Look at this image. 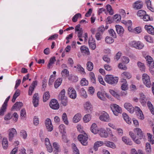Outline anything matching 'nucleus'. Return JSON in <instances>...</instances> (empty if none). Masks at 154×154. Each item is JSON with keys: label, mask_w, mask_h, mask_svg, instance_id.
<instances>
[{"label": "nucleus", "mask_w": 154, "mask_h": 154, "mask_svg": "<svg viewBox=\"0 0 154 154\" xmlns=\"http://www.w3.org/2000/svg\"><path fill=\"white\" fill-rule=\"evenodd\" d=\"M76 67L78 70L82 72L83 73H85L84 69L80 65H78L77 66H75V68Z\"/></svg>", "instance_id": "obj_60"}, {"label": "nucleus", "mask_w": 154, "mask_h": 154, "mask_svg": "<svg viewBox=\"0 0 154 154\" xmlns=\"http://www.w3.org/2000/svg\"><path fill=\"white\" fill-rule=\"evenodd\" d=\"M55 76L54 75H51L50 78L49 80L48 84L49 85H51L52 84L55 79Z\"/></svg>", "instance_id": "obj_59"}, {"label": "nucleus", "mask_w": 154, "mask_h": 154, "mask_svg": "<svg viewBox=\"0 0 154 154\" xmlns=\"http://www.w3.org/2000/svg\"><path fill=\"white\" fill-rule=\"evenodd\" d=\"M85 109L88 112H91L92 110V106L89 102H87L84 104Z\"/></svg>", "instance_id": "obj_25"}, {"label": "nucleus", "mask_w": 154, "mask_h": 154, "mask_svg": "<svg viewBox=\"0 0 154 154\" xmlns=\"http://www.w3.org/2000/svg\"><path fill=\"white\" fill-rule=\"evenodd\" d=\"M124 106L125 109L131 113H133L135 110V108H134L130 103H125L124 105Z\"/></svg>", "instance_id": "obj_12"}, {"label": "nucleus", "mask_w": 154, "mask_h": 154, "mask_svg": "<svg viewBox=\"0 0 154 154\" xmlns=\"http://www.w3.org/2000/svg\"><path fill=\"white\" fill-rule=\"evenodd\" d=\"M122 75L123 77L125 78L128 79H129L131 78V76L130 73L128 72H123Z\"/></svg>", "instance_id": "obj_50"}, {"label": "nucleus", "mask_w": 154, "mask_h": 154, "mask_svg": "<svg viewBox=\"0 0 154 154\" xmlns=\"http://www.w3.org/2000/svg\"><path fill=\"white\" fill-rule=\"evenodd\" d=\"M68 93L69 97L72 99H75L77 96L76 92L74 89L72 87L69 88L68 90Z\"/></svg>", "instance_id": "obj_6"}, {"label": "nucleus", "mask_w": 154, "mask_h": 154, "mask_svg": "<svg viewBox=\"0 0 154 154\" xmlns=\"http://www.w3.org/2000/svg\"><path fill=\"white\" fill-rule=\"evenodd\" d=\"M148 100V98L146 97L145 95L142 94H140V97L139 99V101L141 104L143 106L145 105L147 101Z\"/></svg>", "instance_id": "obj_18"}, {"label": "nucleus", "mask_w": 154, "mask_h": 154, "mask_svg": "<svg viewBox=\"0 0 154 154\" xmlns=\"http://www.w3.org/2000/svg\"><path fill=\"white\" fill-rule=\"evenodd\" d=\"M134 131L135 133L137 134L138 137L140 139H141L145 137L142 133V131L140 128H135L134 129Z\"/></svg>", "instance_id": "obj_15"}, {"label": "nucleus", "mask_w": 154, "mask_h": 154, "mask_svg": "<svg viewBox=\"0 0 154 154\" xmlns=\"http://www.w3.org/2000/svg\"><path fill=\"white\" fill-rule=\"evenodd\" d=\"M20 95V91L19 90H17L14 94L12 99V102L14 103L16 99V98Z\"/></svg>", "instance_id": "obj_40"}, {"label": "nucleus", "mask_w": 154, "mask_h": 154, "mask_svg": "<svg viewBox=\"0 0 154 154\" xmlns=\"http://www.w3.org/2000/svg\"><path fill=\"white\" fill-rule=\"evenodd\" d=\"M104 79L108 84L114 85L117 83L119 79L118 77H113L112 75H107Z\"/></svg>", "instance_id": "obj_1"}, {"label": "nucleus", "mask_w": 154, "mask_h": 154, "mask_svg": "<svg viewBox=\"0 0 154 154\" xmlns=\"http://www.w3.org/2000/svg\"><path fill=\"white\" fill-rule=\"evenodd\" d=\"M88 44L89 47L92 50H94L96 47V44L94 39L92 37L89 38Z\"/></svg>", "instance_id": "obj_13"}, {"label": "nucleus", "mask_w": 154, "mask_h": 154, "mask_svg": "<svg viewBox=\"0 0 154 154\" xmlns=\"http://www.w3.org/2000/svg\"><path fill=\"white\" fill-rule=\"evenodd\" d=\"M148 108L149 109L152 115H154V108L151 102L148 101L147 103Z\"/></svg>", "instance_id": "obj_39"}, {"label": "nucleus", "mask_w": 154, "mask_h": 154, "mask_svg": "<svg viewBox=\"0 0 154 154\" xmlns=\"http://www.w3.org/2000/svg\"><path fill=\"white\" fill-rule=\"evenodd\" d=\"M135 110L138 118L140 120H143L144 118V116L140 108L136 106L135 108Z\"/></svg>", "instance_id": "obj_11"}, {"label": "nucleus", "mask_w": 154, "mask_h": 154, "mask_svg": "<svg viewBox=\"0 0 154 154\" xmlns=\"http://www.w3.org/2000/svg\"><path fill=\"white\" fill-rule=\"evenodd\" d=\"M61 74L63 77H66L69 75V71L66 69H63L61 72Z\"/></svg>", "instance_id": "obj_53"}, {"label": "nucleus", "mask_w": 154, "mask_h": 154, "mask_svg": "<svg viewBox=\"0 0 154 154\" xmlns=\"http://www.w3.org/2000/svg\"><path fill=\"white\" fill-rule=\"evenodd\" d=\"M9 132L8 138L10 141H11L13 139L15 135L17 134V132L14 128L10 129L8 130Z\"/></svg>", "instance_id": "obj_9"}, {"label": "nucleus", "mask_w": 154, "mask_h": 154, "mask_svg": "<svg viewBox=\"0 0 154 154\" xmlns=\"http://www.w3.org/2000/svg\"><path fill=\"white\" fill-rule=\"evenodd\" d=\"M146 60L148 63L149 65L150 68L152 69L154 67V63L153 59L150 56H147Z\"/></svg>", "instance_id": "obj_26"}, {"label": "nucleus", "mask_w": 154, "mask_h": 154, "mask_svg": "<svg viewBox=\"0 0 154 154\" xmlns=\"http://www.w3.org/2000/svg\"><path fill=\"white\" fill-rule=\"evenodd\" d=\"M100 120L104 122H108L110 121V118L109 115L106 112L103 113L99 117Z\"/></svg>", "instance_id": "obj_16"}, {"label": "nucleus", "mask_w": 154, "mask_h": 154, "mask_svg": "<svg viewBox=\"0 0 154 154\" xmlns=\"http://www.w3.org/2000/svg\"><path fill=\"white\" fill-rule=\"evenodd\" d=\"M50 107L54 109H57L59 107V105L57 100L53 99L50 102Z\"/></svg>", "instance_id": "obj_8"}, {"label": "nucleus", "mask_w": 154, "mask_h": 154, "mask_svg": "<svg viewBox=\"0 0 154 154\" xmlns=\"http://www.w3.org/2000/svg\"><path fill=\"white\" fill-rule=\"evenodd\" d=\"M56 61L55 57H51L50 59L49 63L48 65V68L50 69L51 66L54 63V62Z\"/></svg>", "instance_id": "obj_48"}, {"label": "nucleus", "mask_w": 154, "mask_h": 154, "mask_svg": "<svg viewBox=\"0 0 154 154\" xmlns=\"http://www.w3.org/2000/svg\"><path fill=\"white\" fill-rule=\"evenodd\" d=\"M80 94L83 97L86 98L87 97V95L85 90L83 88H82L79 90Z\"/></svg>", "instance_id": "obj_46"}, {"label": "nucleus", "mask_w": 154, "mask_h": 154, "mask_svg": "<svg viewBox=\"0 0 154 154\" xmlns=\"http://www.w3.org/2000/svg\"><path fill=\"white\" fill-rule=\"evenodd\" d=\"M81 15L80 13H77L72 18V21L74 22H76L78 18L79 17H81Z\"/></svg>", "instance_id": "obj_57"}, {"label": "nucleus", "mask_w": 154, "mask_h": 154, "mask_svg": "<svg viewBox=\"0 0 154 154\" xmlns=\"http://www.w3.org/2000/svg\"><path fill=\"white\" fill-rule=\"evenodd\" d=\"M146 12L143 10H140L137 12V14L138 16L142 18L146 14Z\"/></svg>", "instance_id": "obj_49"}, {"label": "nucleus", "mask_w": 154, "mask_h": 154, "mask_svg": "<svg viewBox=\"0 0 154 154\" xmlns=\"http://www.w3.org/2000/svg\"><path fill=\"white\" fill-rule=\"evenodd\" d=\"M145 150L146 153L147 154H150L151 152V148L150 143H147L146 144Z\"/></svg>", "instance_id": "obj_42"}, {"label": "nucleus", "mask_w": 154, "mask_h": 154, "mask_svg": "<svg viewBox=\"0 0 154 154\" xmlns=\"http://www.w3.org/2000/svg\"><path fill=\"white\" fill-rule=\"evenodd\" d=\"M39 97L38 93L35 94L33 97L32 103L35 107H37L38 105Z\"/></svg>", "instance_id": "obj_17"}, {"label": "nucleus", "mask_w": 154, "mask_h": 154, "mask_svg": "<svg viewBox=\"0 0 154 154\" xmlns=\"http://www.w3.org/2000/svg\"><path fill=\"white\" fill-rule=\"evenodd\" d=\"M87 69L89 71H91L92 70L93 68V64L92 62L91 61H88L86 64Z\"/></svg>", "instance_id": "obj_44"}, {"label": "nucleus", "mask_w": 154, "mask_h": 154, "mask_svg": "<svg viewBox=\"0 0 154 154\" xmlns=\"http://www.w3.org/2000/svg\"><path fill=\"white\" fill-rule=\"evenodd\" d=\"M143 6V3L140 0L136 1L133 5V8L135 9H141L142 8Z\"/></svg>", "instance_id": "obj_14"}, {"label": "nucleus", "mask_w": 154, "mask_h": 154, "mask_svg": "<svg viewBox=\"0 0 154 154\" xmlns=\"http://www.w3.org/2000/svg\"><path fill=\"white\" fill-rule=\"evenodd\" d=\"M122 141L126 144L129 145H131L132 144V142L131 140L126 137H122Z\"/></svg>", "instance_id": "obj_34"}, {"label": "nucleus", "mask_w": 154, "mask_h": 154, "mask_svg": "<svg viewBox=\"0 0 154 154\" xmlns=\"http://www.w3.org/2000/svg\"><path fill=\"white\" fill-rule=\"evenodd\" d=\"M10 97V96L8 97L3 104L1 109L0 110V116H3L4 115V112L6 111V109L7 106V103Z\"/></svg>", "instance_id": "obj_7"}, {"label": "nucleus", "mask_w": 154, "mask_h": 154, "mask_svg": "<svg viewBox=\"0 0 154 154\" xmlns=\"http://www.w3.org/2000/svg\"><path fill=\"white\" fill-rule=\"evenodd\" d=\"M59 100L61 101V103L63 106H65L67 105V97L63 98Z\"/></svg>", "instance_id": "obj_64"}, {"label": "nucleus", "mask_w": 154, "mask_h": 154, "mask_svg": "<svg viewBox=\"0 0 154 154\" xmlns=\"http://www.w3.org/2000/svg\"><path fill=\"white\" fill-rule=\"evenodd\" d=\"M116 31L117 33L120 35L122 36L124 33V30L122 26L119 25L115 26Z\"/></svg>", "instance_id": "obj_19"}, {"label": "nucleus", "mask_w": 154, "mask_h": 154, "mask_svg": "<svg viewBox=\"0 0 154 154\" xmlns=\"http://www.w3.org/2000/svg\"><path fill=\"white\" fill-rule=\"evenodd\" d=\"M131 46L138 49H141L144 46L143 44L140 42L133 41L130 43Z\"/></svg>", "instance_id": "obj_5"}, {"label": "nucleus", "mask_w": 154, "mask_h": 154, "mask_svg": "<svg viewBox=\"0 0 154 154\" xmlns=\"http://www.w3.org/2000/svg\"><path fill=\"white\" fill-rule=\"evenodd\" d=\"M108 32L109 35L113 38H116V34L113 29H110L109 30Z\"/></svg>", "instance_id": "obj_51"}, {"label": "nucleus", "mask_w": 154, "mask_h": 154, "mask_svg": "<svg viewBox=\"0 0 154 154\" xmlns=\"http://www.w3.org/2000/svg\"><path fill=\"white\" fill-rule=\"evenodd\" d=\"M142 79L143 84L146 86L150 88L151 86V83L149 76L146 74L144 73L142 75Z\"/></svg>", "instance_id": "obj_3"}, {"label": "nucleus", "mask_w": 154, "mask_h": 154, "mask_svg": "<svg viewBox=\"0 0 154 154\" xmlns=\"http://www.w3.org/2000/svg\"><path fill=\"white\" fill-rule=\"evenodd\" d=\"M121 82L122 83L121 86V89L124 91H125L128 89V85L126 80L124 79H122Z\"/></svg>", "instance_id": "obj_21"}, {"label": "nucleus", "mask_w": 154, "mask_h": 154, "mask_svg": "<svg viewBox=\"0 0 154 154\" xmlns=\"http://www.w3.org/2000/svg\"><path fill=\"white\" fill-rule=\"evenodd\" d=\"M20 135L24 139H26L27 137V134L26 131L23 130L20 131Z\"/></svg>", "instance_id": "obj_58"}, {"label": "nucleus", "mask_w": 154, "mask_h": 154, "mask_svg": "<svg viewBox=\"0 0 154 154\" xmlns=\"http://www.w3.org/2000/svg\"><path fill=\"white\" fill-rule=\"evenodd\" d=\"M80 50L81 52L84 54L88 55L90 53L88 48L85 45L82 46L81 47Z\"/></svg>", "instance_id": "obj_24"}, {"label": "nucleus", "mask_w": 154, "mask_h": 154, "mask_svg": "<svg viewBox=\"0 0 154 154\" xmlns=\"http://www.w3.org/2000/svg\"><path fill=\"white\" fill-rule=\"evenodd\" d=\"M99 134L100 136L103 137H107L108 134L107 132L104 129H100L99 131H98Z\"/></svg>", "instance_id": "obj_23"}, {"label": "nucleus", "mask_w": 154, "mask_h": 154, "mask_svg": "<svg viewBox=\"0 0 154 154\" xmlns=\"http://www.w3.org/2000/svg\"><path fill=\"white\" fill-rule=\"evenodd\" d=\"M2 146L3 148L6 149L8 147V142L6 138H3L2 141Z\"/></svg>", "instance_id": "obj_30"}, {"label": "nucleus", "mask_w": 154, "mask_h": 154, "mask_svg": "<svg viewBox=\"0 0 154 154\" xmlns=\"http://www.w3.org/2000/svg\"><path fill=\"white\" fill-rule=\"evenodd\" d=\"M105 41L108 44H111L114 42V39L111 37L107 36L105 38Z\"/></svg>", "instance_id": "obj_52"}, {"label": "nucleus", "mask_w": 154, "mask_h": 154, "mask_svg": "<svg viewBox=\"0 0 154 154\" xmlns=\"http://www.w3.org/2000/svg\"><path fill=\"white\" fill-rule=\"evenodd\" d=\"M45 125L46 129L48 131H51L53 129V127L50 119H47L45 121Z\"/></svg>", "instance_id": "obj_10"}, {"label": "nucleus", "mask_w": 154, "mask_h": 154, "mask_svg": "<svg viewBox=\"0 0 154 154\" xmlns=\"http://www.w3.org/2000/svg\"><path fill=\"white\" fill-rule=\"evenodd\" d=\"M65 91L64 89H63L59 94L58 96L59 99H62L63 98L67 97L65 96Z\"/></svg>", "instance_id": "obj_43"}, {"label": "nucleus", "mask_w": 154, "mask_h": 154, "mask_svg": "<svg viewBox=\"0 0 154 154\" xmlns=\"http://www.w3.org/2000/svg\"><path fill=\"white\" fill-rule=\"evenodd\" d=\"M81 115L80 113L76 114L72 119V122L74 123H76L80 121L81 119Z\"/></svg>", "instance_id": "obj_22"}, {"label": "nucleus", "mask_w": 154, "mask_h": 154, "mask_svg": "<svg viewBox=\"0 0 154 154\" xmlns=\"http://www.w3.org/2000/svg\"><path fill=\"white\" fill-rule=\"evenodd\" d=\"M62 81V79L61 78H59L56 80L54 84V86L55 88H57L60 85Z\"/></svg>", "instance_id": "obj_35"}, {"label": "nucleus", "mask_w": 154, "mask_h": 154, "mask_svg": "<svg viewBox=\"0 0 154 154\" xmlns=\"http://www.w3.org/2000/svg\"><path fill=\"white\" fill-rule=\"evenodd\" d=\"M105 145L108 147L112 148H115L116 147V145L114 143L109 141H106L104 143Z\"/></svg>", "instance_id": "obj_32"}, {"label": "nucleus", "mask_w": 154, "mask_h": 154, "mask_svg": "<svg viewBox=\"0 0 154 154\" xmlns=\"http://www.w3.org/2000/svg\"><path fill=\"white\" fill-rule=\"evenodd\" d=\"M60 131L61 132H64L65 131V126L63 124H61L59 126Z\"/></svg>", "instance_id": "obj_61"}, {"label": "nucleus", "mask_w": 154, "mask_h": 154, "mask_svg": "<svg viewBox=\"0 0 154 154\" xmlns=\"http://www.w3.org/2000/svg\"><path fill=\"white\" fill-rule=\"evenodd\" d=\"M145 28L149 34L154 35V28L152 26L146 25L145 26Z\"/></svg>", "instance_id": "obj_20"}, {"label": "nucleus", "mask_w": 154, "mask_h": 154, "mask_svg": "<svg viewBox=\"0 0 154 154\" xmlns=\"http://www.w3.org/2000/svg\"><path fill=\"white\" fill-rule=\"evenodd\" d=\"M106 9L110 15H112L113 14V10L112 9V7L110 5L108 4L107 5Z\"/></svg>", "instance_id": "obj_55"}, {"label": "nucleus", "mask_w": 154, "mask_h": 154, "mask_svg": "<svg viewBox=\"0 0 154 154\" xmlns=\"http://www.w3.org/2000/svg\"><path fill=\"white\" fill-rule=\"evenodd\" d=\"M91 131L94 134H97L98 132L96 124L94 123L93 124L91 127Z\"/></svg>", "instance_id": "obj_27"}, {"label": "nucleus", "mask_w": 154, "mask_h": 154, "mask_svg": "<svg viewBox=\"0 0 154 154\" xmlns=\"http://www.w3.org/2000/svg\"><path fill=\"white\" fill-rule=\"evenodd\" d=\"M78 139L83 145L86 146L87 145L88 137L86 133H85L83 134L79 135Z\"/></svg>", "instance_id": "obj_2"}, {"label": "nucleus", "mask_w": 154, "mask_h": 154, "mask_svg": "<svg viewBox=\"0 0 154 154\" xmlns=\"http://www.w3.org/2000/svg\"><path fill=\"white\" fill-rule=\"evenodd\" d=\"M80 83L82 86H86L88 85V82L87 80L84 78L82 79L80 82Z\"/></svg>", "instance_id": "obj_56"}, {"label": "nucleus", "mask_w": 154, "mask_h": 154, "mask_svg": "<svg viewBox=\"0 0 154 154\" xmlns=\"http://www.w3.org/2000/svg\"><path fill=\"white\" fill-rule=\"evenodd\" d=\"M91 119V116L90 114L85 115L83 118L84 122L87 123L89 122Z\"/></svg>", "instance_id": "obj_45"}, {"label": "nucleus", "mask_w": 154, "mask_h": 154, "mask_svg": "<svg viewBox=\"0 0 154 154\" xmlns=\"http://www.w3.org/2000/svg\"><path fill=\"white\" fill-rule=\"evenodd\" d=\"M23 103L21 102H16L13 106L12 109H20L23 106Z\"/></svg>", "instance_id": "obj_28"}, {"label": "nucleus", "mask_w": 154, "mask_h": 154, "mask_svg": "<svg viewBox=\"0 0 154 154\" xmlns=\"http://www.w3.org/2000/svg\"><path fill=\"white\" fill-rule=\"evenodd\" d=\"M144 38L148 42L152 43L153 42V39L149 36H145Z\"/></svg>", "instance_id": "obj_63"}, {"label": "nucleus", "mask_w": 154, "mask_h": 154, "mask_svg": "<svg viewBox=\"0 0 154 154\" xmlns=\"http://www.w3.org/2000/svg\"><path fill=\"white\" fill-rule=\"evenodd\" d=\"M137 66L140 70L142 72H144L145 69V66L144 63L139 61L137 63Z\"/></svg>", "instance_id": "obj_36"}, {"label": "nucleus", "mask_w": 154, "mask_h": 154, "mask_svg": "<svg viewBox=\"0 0 154 154\" xmlns=\"http://www.w3.org/2000/svg\"><path fill=\"white\" fill-rule=\"evenodd\" d=\"M62 119L64 123L66 125L69 124V121L68 120L67 116L66 113H64L62 117Z\"/></svg>", "instance_id": "obj_37"}, {"label": "nucleus", "mask_w": 154, "mask_h": 154, "mask_svg": "<svg viewBox=\"0 0 154 154\" xmlns=\"http://www.w3.org/2000/svg\"><path fill=\"white\" fill-rule=\"evenodd\" d=\"M50 94L48 91H46L44 93L43 96V101L44 102H46L50 98Z\"/></svg>", "instance_id": "obj_38"}, {"label": "nucleus", "mask_w": 154, "mask_h": 154, "mask_svg": "<svg viewBox=\"0 0 154 154\" xmlns=\"http://www.w3.org/2000/svg\"><path fill=\"white\" fill-rule=\"evenodd\" d=\"M97 97L101 100L105 101L106 98L105 97V93L98 91L97 93Z\"/></svg>", "instance_id": "obj_33"}, {"label": "nucleus", "mask_w": 154, "mask_h": 154, "mask_svg": "<svg viewBox=\"0 0 154 154\" xmlns=\"http://www.w3.org/2000/svg\"><path fill=\"white\" fill-rule=\"evenodd\" d=\"M33 122L34 124L36 126L38 124L39 120L38 117L36 116L34 117L33 119Z\"/></svg>", "instance_id": "obj_62"}, {"label": "nucleus", "mask_w": 154, "mask_h": 154, "mask_svg": "<svg viewBox=\"0 0 154 154\" xmlns=\"http://www.w3.org/2000/svg\"><path fill=\"white\" fill-rule=\"evenodd\" d=\"M89 77L91 82L93 83H95L96 78L93 72H91L90 73Z\"/></svg>", "instance_id": "obj_47"}, {"label": "nucleus", "mask_w": 154, "mask_h": 154, "mask_svg": "<svg viewBox=\"0 0 154 154\" xmlns=\"http://www.w3.org/2000/svg\"><path fill=\"white\" fill-rule=\"evenodd\" d=\"M142 18L144 21H148L152 20V18H150L149 15L146 14H146L143 16Z\"/></svg>", "instance_id": "obj_54"}, {"label": "nucleus", "mask_w": 154, "mask_h": 154, "mask_svg": "<svg viewBox=\"0 0 154 154\" xmlns=\"http://www.w3.org/2000/svg\"><path fill=\"white\" fill-rule=\"evenodd\" d=\"M122 115L123 118L126 122L128 124H130L131 123V119L128 115L126 113H123Z\"/></svg>", "instance_id": "obj_31"}, {"label": "nucleus", "mask_w": 154, "mask_h": 154, "mask_svg": "<svg viewBox=\"0 0 154 154\" xmlns=\"http://www.w3.org/2000/svg\"><path fill=\"white\" fill-rule=\"evenodd\" d=\"M104 143L102 141H98L96 142L94 144V149L95 151L97 150L98 147L102 146Z\"/></svg>", "instance_id": "obj_29"}, {"label": "nucleus", "mask_w": 154, "mask_h": 154, "mask_svg": "<svg viewBox=\"0 0 154 154\" xmlns=\"http://www.w3.org/2000/svg\"><path fill=\"white\" fill-rule=\"evenodd\" d=\"M53 146L54 148V152L55 154H57L59 152V146L56 142H54L53 143Z\"/></svg>", "instance_id": "obj_41"}, {"label": "nucleus", "mask_w": 154, "mask_h": 154, "mask_svg": "<svg viewBox=\"0 0 154 154\" xmlns=\"http://www.w3.org/2000/svg\"><path fill=\"white\" fill-rule=\"evenodd\" d=\"M111 108L113 114L116 116H118L119 113H121L122 112L121 108L116 104L111 105Z\"/></svg>", "instance_id": "obj_4"}]
</instances>
